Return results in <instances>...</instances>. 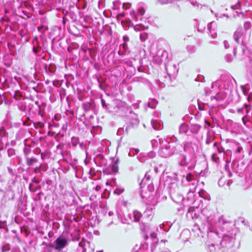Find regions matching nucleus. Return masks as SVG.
<instances>
[{"mask_svg": "<svg viewBox=\"0 0 252 252\" xmlns=\"http://www.w3.org/2000/svg\"><path fill=\"white\" fill-rule=\"evenodd\" d=\"M56 246L55 249L60 251L65 248L67 244V239L63 236H60L55 241Z\"/></svg>", "mask_w": 252, "mask_h": 252, "instance_id": "obj_1", "label": "nucleus"}, {"mask_svg": "<svg viewBox=\"0 0 252 252\" xmlns=\"http://www.w3.org/2000/svg\"><path fill=\"white\" fill-rule=\"evenodd\" d=\"M67 50L69 53L73 55V59L77 58L79 55V45L77 43H72L68 47Z\"/></svg>", "mask_w": 252, "mask_h": 252, "instance_id": "obj_2", "label": "nucleus"}, {"mask_svg": "<svg viewBox=\"0 0 252 252\" xmlns=\"http://www.w3.org/2000/svg\"><path fill=\"white\" fill-rule=\"evenodd\" d=\"M119 161L118 159L116 160L113 164H112L110 167L111 169V172H109L108 174H116L118 172L119 167Z\"/></svg>", "mask_w": 252, "mask_h": 252, "instance_id": "obj_3", "label": "nucleus"}, {"mask_svg": "<svg viewBox=\"0 0 252 252\" xmlns=\"http://www.w3.org/2000/svg\"><path fill=\"white\" fill-rule=\"evenodd\" d=\"M80 109V110H83V111L82 112V115L84 116L85 113L89 111L90 109V106L89 104L86 103H83L80 107V108H78V110Z\"/></svg>", "mask_w": 252, "mask_h": 252, "instance_id": "obj_4", "label": "nucleus"}, {"mask_svg": "<svg viewBox=\"0 0 252 252\" xmlns=\"http://www.w3.org/2000/svg\"><path fill=\"white\" fill-rule=\"evenodd\" d=\"M37 160L35 158H28L27 163L29 166L33 165L34 163L37 162Z\"/></svg>", "mask_w": 252, "mask_h": 252, "instance_id": "obj_5", "label": "nucleus"}, {"mask_svg": "<svg viewBox=\"0 0 252 252\" xmlns=\"http://www.w3.org/2000/svg\"><path fill=\"white\" fill-rule=\"evenodd\" d=\"M212 159L216 163H220V158L218 156L217 153H214L212 156Z\"/></svg>", "mask_w": 252, "mask_h": 252, "instance_id": "obj_6", "label": "nucleus"}, {"mask_svg": "<svg viewBox=\"0 0 252 252\" xmlns=\"http://www.w3.org/2000/svg\"><path fill=\"white\" fill-rule=\"evenodd\" d=\"M234 39L237 43H240L241 35L239 33L235 32L233 35Z\"/></svg>", "mask_w": 252, "mask_h": 252, "instance_id": "obj_7", "label": "nucleus"}, {"mask_svg": "<svg viewBox=\"0 0 252 252\" xmlns=\"http://www.w3.org/2000/svg\"><path fill=\"white\" fill-rule=\"evenodd\" d=\"M7 135V132L3 127H0V137H4Z\"/></svg>", "mask_w": 252, "mask_h": 252, "instance_id": "obj_8", "label": "nucleus"}, {"mask_svg": "<svg viewBox=\"0 0 252 252\" xmlns=\"http://www.w3.org/2000/svg\"><path fill=\"white\" fill-rule=\"evenodd\" d=\"M32 50H33V52L35 54H37L41 51V47H38V46H37V47L34 46Z\"/></svg>", "mask_w": 252, "mask_h": 252, "instance_id": "obj_9", "label": "nucleus"}, {"mask_svg": "<svg viewBox=\"0 0 252 252\" xmlns=\"http://www.w3.org/2000/svg\"><path fill=\"white\" fill-rule=\"evenodd\" d=\"M192 174L190 173H188L186 177V180L188 182H190L192 181Z\"/></svg>", "mask_w": 252, "mask_h": 252, "instance_id": "obj_10", "label": "nucleus"}, {"mask_svg": "<svg viewBox=\"0 0 252 252\" xmlns=\"http://www.w3.org/2000/svg\"><path fill=\"white\" fill-rule=\"evenodd\" d=\"M138 11L139 14H140L141 16L143 15L145 13V11L144 10V9L143 8H139Z\"/></svg>", "mask_w": 252, "mask_h": 252, "instance_id": "obj_11", "label": "nucleus"}, {"mask_svg": "<svg viewBox=\"0 0 252 252\" xmlns=\"http://www.w3.org/2000/svg\"><path fill=\"white\" fill-rule=\"evenodd\" d=\"M101 103L102 106L103 108L107 107V105L106 104L105 101L102 98H101Z\"/></svg>", "mask_w": 252, "mask_h": 252, "instance_id": "obj_12", "label": "nucleus"}, {"mask_svg": "<svg viewBox=\"0 0 252 252\" xmlns=\"http://www.w3.org/2000/svg\"><path fill=\"white\" fill-rule=\"evenodd\" d=\"M78 140V139L75 137H73L72 138V143L73 145H76L77 144V141Z\"/></svg>", "mask_w": 252, "mask_h": 252, "instance_id": "obj_13", "label": "nucleus"}, {"mask_svg": "<svg viewBox=\"0 0 252 252\" xmlns=\"http://www.w3.org/2000/svg\"><path fill=\"white\" fill-rule=\"evenodd\" d=\"M123 48L124 51H126L128 49V45L126 43H124L123 44Z\"/></svg>", "mask_w": 252, "mask_h": 252, "instance_id": "obj_14", "label": "nucleus"}, {"mask_svg": "<svg viewBox=\"0 0 252 252\" xmlns=\"http://www.w3.org/2000/svg\"><path fill=\"white\" fill-rule=\"evenodd\" d=\"M123 38L125 42L129 41V37L127 36L124 35L123 36Z\"/></svg>", "mask_w": 252, "mask_h": 252, "instance_id": "obj_15", "label": "nucleus"}, {"mask_svg": "<svg viewBox=\"0 0 252 252\" xmlns=\"http://www.w3.org/2000/svg\"><path fill=\"white\" fill-rule=\"evenodd\" d=\"M242 147H238V148H237V149L236 151H237V153H240V152H241V150H242Z\"/></svg>", "mask_w": 252, "mask_h": 252, "instance_id": "obj_16", "label": "nucleus"}, {"mask_svg": "<svg viewBox=\"0 0 252 252\" xmlns=\"http://www.w3.org/2000/svg\"><path fill=\"white\" fill-rule=\"evenodd\" d=\"M40 168V166H37L35 169H34V172L35 173H36L37 172V171L39 170Z\"/></svg>", "mask_w": 252, "mask_h": 252, "instance_id": "obj_17", "label": "nucleus"}, {"mask_svg": "<svg viewBox=\"0 0 252 252\" xmlns=\"http://www.w3.org/2000/svg\"><path fill=\"white\" fill-rule=\"evenodd\" d=\"M100 186H96V187H95V189L96 190H98L100 189Z\"/></svg>", "mask_w": 252, "mask_h": 252, "instance_id": "obj_18", "label": "nucleus"}, {"mask_svg": "<svg viewBox=\"0 0 252 252\" xmlns=\"http://www.w3.org/2000/svg\"><path fill=\"white\" fill-rule=\"evenodd\" d=\"M154 170L156 173H158V168L157 167H155L154 168Z\"/></svg>", "mask_w": 252, "mask_h": 252, "instance_id": "obj_19", "label": "nucleus"}, {"mask_svg": "<svg viewBox=\"0 0 252 252\" xmlns=\"http://www.w3.org/2000/svg\"><path fill=\"white\" fill-rule=\"evenodd\" d=\"M242 120H243V122L244 124L245 125H246V121L245 120V118L244 117L242 118Z\"/></svg>", "mask_w": 252, "mask_h": 252, "instance_id": "obj_20", "label": "nucleus"}, {"mask_svg": "<svg viewBox=\"0 0 252 252\" xmlns=\"http://www.w3.org/2000/svg\"><path fill=\"white\" fill-rule=\"evenodd\" d=\"M229 177H232V173L230 171L229 172Z\"/></svg>", "mask_w": 252, "mask_h": 252, "instance_id": "obj_21", "label": "nucleus"}, {"mask_svg": "<svg viewBox=\"0 0 252 252\" xmlns=\"http://www.w3.org/2000/svg\"><path fill=\"white\" fill-rule=\"evenodd\" d=\"M64 126H65V127H66L67 126V123L66 122H65V125H63V126L64 127Z\"/></svg>", "mask_w": 252, "mask_h": 252, "instance_id": "obj_22", "label": "nucleus"}, {"mask_svg": "<svg viewBox=\"0 0 252 252\" xmlns=\"http://www.w3.org/2000/svg\"><path fill=\"white\" fill-rule=\"evenodd\" d=\"M218 153L220 154L221 153V151L220 149H218Z\"/></svg>", "mask_w": 252, "mask_h": 252, "instance_id": "obj_23", "label": "nucleus"}, {"mask_svg": "<svg viewBox=\"0 0 252 252\" xmlns=\"http://www.w3.org/2000/svg\"><path fill=\"white\" fill-rule=\"evenodd\" d=\"M238 112H242V110L238 109Z\"/></svg>", "mask_w": 252, "mask_h": 252, "instance_id": "obj_24", "label": "nucleus"}, {"mask_svg": "<svg viewBox=\"0 0 252 252\" xmlns=\"http://www.w3.org/2000/svg\"><path fill=\"white\" fill-rule=\"evenodd\" d=\"M86 6H86V5H85L84 6V7H83V8H86Z\"/></svg>", "mask_w": 252, "mask_h": 252, "instance_id": "obj_25", "label": "nucleus"}, {"mask_svg": "<svg viewBox=\"0 0 252 252\" xmlns=\"http://www.w3.org/2000/svg\"><path fill=\"white\" fill-rule=\"evenodd\" d=\"M206 143H207V144H208V143H209V142H208V139L206 140Z\"/></svg>", "mask_w": 252, "mask_h": 252, "instance_id": "obj_26", "label": "nucleus"}, {"mask_svg": "<svg viewBox=\"0 0 252 252\" xmlns=\"http://www.w3.org/2000/svg\"><path fill=\"white\" fill-rule=\"evenodd\" d=\"M47 64H45V68H47Z\"/></svg>", "mask_w": 252, "mask_h": 252, "instance_id": "obj_27", "label": "nucleus"}, {"mask_svg": "<svg viewBox=\"0 0 252 252\" xmlns=\"http://www.w3.org/2000/svg\"><path fill=\"white\" fill-rule=\"evenodd\" d=\"M135 221H139V219L135 220Z\"/></svg>", "mask_w": 252, "mask_h": 252, "instance_id": "obj_28", "label": "nucleus"}, {"mask_svg": "<svg viewBox=\"0 0 252 252\" xmlns=\"http://www.w3.org/2000/svg\"><path fill=\"white\" fill-rule=\"evenodd\" d=\"M10 64H8L7 66H8V67H9V66H10Z\"/></svg>", "mask_w": 252, "mask_h": 252, "instance_id": "obj_29", "label": "nucleus"}, {"mask_svg": "<svg viewBox=\"0 0 252 252\" xmlns=\"http://www.w3.org/2000/svg\"><path fill=\"white\" fill-rule=\"evenodd\" d=\"M216 142H215V143H214V145H216Z\"/></svg>", "mask_w": 252, "mask_h": 252, "instance_id": "obj_30", "label": "nucleus"}, {"mask_svg": "<svg viewBox=\"0 0 252 252\" xmlns=\"http://www.w3.org/2000/svg\"><path fill=\"white\" fill-rule=\"evenodd\" d=\"M37 103H38V102H37V101H36V102H35V103H36V104H37Z\"/></svg>", "mask_w": 252, "mask_h": 252, "instance_id": "obj_31", "label": "nucleus"}, {"mask_svg": "<svg viewBox=\"0 0 252 252\" xmlns=\"http://www.w3.org/2000/svg\"><path fill=\"white\" fill-rule=\"evenodd\" d=\"M101 252V251H99V252Z\"/></svg>", "mask_w": 252, "mask_h": 252, "instance_id": "obj_32", "label": "nucleus"}]
</instances>
